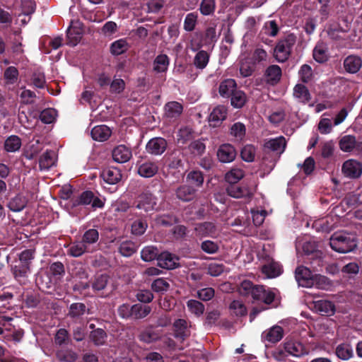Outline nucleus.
I'll return each mask as SVG.
<instances>
[{
	"instance_id": "f257e3e1",
	"label": "nucleus",
	"mask_w": 362,
	"mask_h": 362,
	"mask_svg": "<svg viewBox=\"0 0 362 362\" xmlns=\"http://www.w3.org/2000/svg\"><path fill=\"white\" fill-rule=\"evenodd\" d=\"M332 250L340 253H347L356 247L355 237L345 232H336L329 239Z\"/></svg>"
},
{
	"instance_id": "f03ea898",
	"label": "nucleus",
	"mask_w": 362,
	"mask_h": 362,
	"mask_svg": "<svg viewBox=\"0 0 362 362\" xmlns=\"http://www.w3.org/2000/svg\"><path fill=\"white\" fill-rule=\"evenodd\" d=\"M296 42V37L293 34H288L279 40L274 51L275 59L279 62L286 61Z\"/></svg>"
},
{
	"instance_id": "7ed1b4c3",
	"label": "nucleus",
	"mask_w": 362,
	"mask_h": 362,
	"mask_svg": "<svg viewBox=\"0 0 362 362\" xmlns=\"http://www.w3.org/2000/svg\"><path fill=\"white\" fill-rule=\"evenodd\" d=\"M303 251L309 256L308 259L313 269L317 270V267L322 266V252L316 250L315 243H305L303 245Z\"/></svg>"
},
{
	"instance_id": "20e7f679",
	"label": "nucleus",
	"mask_w": 362,
	"mask_h": 362,
	"mask_svg": "<svg viewBox=\"0 0 362 362\" xmlns=\"http://www.w3.org/2000/svg\"><path fill=\"white\" fill-rule=\"evenodd\" d=\"M83 24L79 21H71L66 31L68 45H76L81 40L83 35Z\"/></svg>"
},
{
	"instance_id": "39448f33",
	"label": "nucleus",
	"mask_w": 362,
	"mask_h": 362,
	"mask_svg": "<svg viewBox=\"0 0 362 362\" xmlns=\"http://www.w3.org/2000/svg\"><path fill=\"white\" fill-rule=\"evenodd\" d=\"M339 145L340 149L344 152L362 153V141H357L354 136L345 135L342 136L339 140Z\"/></svg>"
},
{
	"instance_id": "423d86ee",
	"label": "nucleus",
	"mask_w": 362,
	"mask_h": 362,
	"mask_svg": "<svg viewBox=\"0 0 362 362\" xmlns=\"http://www.w3.org/2000/svg\"><path fill=\"white\" fill-rule=\"evenodd\" d=\"M295 277L299 286L310 288L314 284L313 276L311 271L303 266L296 268Z\"/></svg>"
},
{
	"instance_id": "0eeeda50",
	"label": "nucleus",
	"mask_w": 362,
	"mask_h": 362,
	"mask_svg": "<svg viewBox=\"0 0 362 362\" xmlns=\"http://www.w3.org/2000/svg\"><path fill=\"white\" fill-rule=\"evenodd\" d=\"M227 194L235 199L247 198L250 199L253 196V192L247 186H241L236 184H230L226 187Z\"/></svg>"
},
{
	"instance_id": "6e6552de",
	"label": "nucleus",
	"mask_w": 362,
	"mask_h": 362,
	"mask_svg": "<svg viewBox=\"0 0 362 362\" xmlns=\"http://www.w3.org/2000/svg\"><path fill=\"white\" fill-rule=\"evenodd\" d=\"M136 203V207L138 209L144 210L146 212L153 210L156 205V198L149 192L141 194L137 197Z\"/></svg>"
},
{
	"instance_id": "1a4fd4ad",
	"label": "nucleus",
	"mask_w": 362,
	"mask_h": 362,
	"mask_svg": "<svg viewBox=\"0 0 362 362\" xmlns=\"http://www.w3.org/2000/svg\"><path fill=\"white\" fill-rule=\"evenodd\" d=\"M175 337L184 341L191 335V323L184 319H178L173 323Z\"/></svg>"
},
{
	"instance_id": "9d476101",
	"label": "nucleus",
	"mask_w": 362,
	"mask_h": 362,
	"mask_svg": "<svg viewBox=\"0 0 362 362\" xmlns=\"http://www.w3.org/2000/svg\"><path fill=\"white\" fill-rule=\"evenodd\" d=\"M167 148V141L162 137H155L148 141L146 144V151L152 155L158 156L165 152Z\"/></svg>"
},
{
	"instance_id": "9b49d317",
	"label": "nucleus",
	"mask_w": 362,
	"mask_h": 362,
	"mask_svg": "<svg viewBox=\"0 0 362 362\" xmlns=\"http://www.w3.org/2000/svg\"><path fill=\"white\" fill-rule=\"evenodd\" d=\"M342 172L346 177L358 178L362 174V165L355 160H348L342 165Z\"/></svg>"
},
{
	"instance_id": "f8f14e48",
	"label": "nucleus",
	"mask_w": 362,
	"mask_h": 362,
	"mask_svg": "<svg viewBox=\"0 0 362 362\" xmlns=\"http://www.w3.org/2000/svg\"><path fill=\"white\" fill-rule=\"evenodd\" d=\"M183 106L177 101H170L164 106V117L169 120L177 119L182 113Z\"/></svg>"
},
{
	"instance_id": "ddd939ff",
	"label": "nucleus",
	"mask_w": 362,
	"mask_h": 362,
	"mask_svg": "<svg viewBox=\"0 0 362 362\" xmlns=\"http://www.w3.org/2000/svg\"><path fill=\"white\" fill-rule=\"evenodd\" d=\"M217 157L222 163H230L236 157V151L231 144H224L218 148Z\"/></svg>"
},
{
	"instance_id": "4468645a",
	"label": "nucleus",
	"mask_w": 362,
	"mask_h": 362,
	"mask_svg": "<svg viewBox=\"0 0 362 362\" xmlns=\"http://www.w3.org/2000/svg\"><path fill=\"white\" fill-rule=\"evenodd\" d=\"M284 337V329L281 327L274 325L271 328L265 330L262 334V339L270 343H276L279 341Z\"/></svg>"
},
{
	"instance_id": "2eb2a0df",
	"label": "nucleus",
	"mask_w": 362,
	"mask_h": 362,
	"mask_svg": "<svg viewBox=\"0 0 362 362\" xmlns=\"http://www.w3.org/2000/svg\"><path fill=\"white\" fill-rule=\"evenodd\" d=\"M253 299L260 300L267 305H270L274 300L275 293L269 289H265L263 286H257L253 293Z\"/></svg>"
},
{
	"instance_id": "dca6fc26",
	"label": "nucleus",
	"mask_w": 362,
	"mask_h": 362,
	"mask_svg": "<svg viewBox=\"0 0 362 362\" xmlns=\"http://www.w3.org/2000/svg\"><path fill=\"white\" fill-rule=\"evenodd\" d=\"M113 160L119 163H124L130 160L132 156V151L124 145H119L112 151Z\"/></svg>"
},
{
	"instance_id": "f3484780",
	"label": "nucleus",
	"mask_w": 362,
	"mask_h": 362,
	"mask_svg": "<svg viewBox=\"0 0 362 362\" xmlns=\"http://www.w3.org/2000/svg\"><path fill=\"white\" fill-rule=\"evenodd\" d=\"M264 146L266 149L275 152L277 155H280L286 148V141L284 136H279L267 141Z\"/></svg>"
},
{
	"instance_id": "a211bd4d",
	"label": "nucleus",
	"mask_w": 362,
	"mask_h": 362,
	"mask_svg": "<svg viewBox=\"0 0 362 362\" xmlns=\"http://www.w3.org/2000/svg\"><path fill=\"white\" fill-rule=\"evenodd\" d=\"M101 177L103 180L110 185L117 184L122 179L120 170L114 167H108L103 170Z\"/></svg>"
},
{
	"instance_id": "6ab92c4d",
	"label": "nucleus",
	"mask_w": 362,
	"mask_h": 362,
	"mask_svg": "<svg viewBox=\"0 0 362 362\" xmlns=\"http://www.w3.org/2000/svg\"><path fill=\"white\" fill-rule=\"evenodd\" d=\"M178 259L169 252H163L157 258L158 265L163 269H173L177 267Z\"/></svg>"
},
{
	"instance_id": "aec40b11",
	"label": "nucleus",
	"mask_w": 362,
	"mask_h": 362,
	"mask_svg": "<svg viewBox=\"0 0 362 362\" xmlns=\"http://www.w3.org/2000/svg\"><path fill=\"white\" fill-rule=\"evenodd\" d=\"M328 37L335 41L344 40L346 38L347 31L337 23L330 24L326 30Z\"/></svg>"
},
{
	"instance_id": "412c9836",
	"label": "nucleus",
	"mask_w": 362,
	"mask_h": 362,
	"mask_svg": "<svg viewBox=\"0 0 362 362\" xmlns=\"http://www.w3.org/2000/svg\"><path fill=\"white\" fill-rule=\"evenodd\" d=\"M194 230L197 235L201 237H215L218 233L216 226L211 222L199 223L195 226Z\"/></svg>"
},
{
	"instance_id": "4be33fe9",
	"label": "nucleus",
	"mask_w": 362,
	"mask_h": 362,
	"mask_svg": "<svg viewBox=\"0 0 362 362\" xmlns=\"http://www.w3.org/2000/svg\"><path fill=\"white\" fill-rule=\"evenodd\" d=\"M82 241H75L69 245L67 254L74 257H78L86 252H92L93 248H88Z\"/></svg>"
},
{
	"instance_id": "5701e85b",
	"label": "nucleus",
	"mask_w": 362,
	"mask_h": 362,
	"mask_svg": "<svg viewBox=\"0 0 362 362\" xmlns=\"http://www.w3.org/2000/svg\"><path fill=\"white\" fill-rule=\"evenodd\" d=\"M197 189L194 187L185 185L179 187L176 191V197L181 201L189 202L195 197Z\"/></svg>"
},
{
	"instance_id": "b1692460",
	"label": "nucleus",
	"mask_w": 362,
	"mask_h": 362,
	"mask_svg": "<svg viewBox=\"0 0 362 362\" xmlns=\"http://www.w3.org/2000/svg\"><path fill=\"white\" fill-rule=\"evenodd\" d=\"M57 154L54 151H46L40 158L39 165L40 170H48L55 165Z\"/></svg>"
},
{
	"instance_id": "393cba45",
	"label": "nucleus",
	"mask_w": 362,
	"mask_h": 362,
	"mask_svg": "<svg viewBox=\"0 0 362 362\" xmlns=\"http://www.w3.org/2000/svg\"><path fill=\"white\" fill-rule=\"evenodd\" d=\"M111 133L110 129L106 125L95 126L92 129L90 132L93 139L98 141L107 140Z\"/></svg>"
},
{
	"instance_id": "a878e982",
	"label": "nucleus",
	"mask_w": 362,
	"mask_h": 362,
	"mask_svg": "<svg viewBox=\"0 0 362 362\" xmlns=\"http://www.w3.org/2000/svg\"><path fill=\"white\" fill-rule=\"evenodd\" d=\"M237 90L235 80L228 78L222 81L218 88L219 94L223 98H228Z\"/></svg>"
},
{
	"instance_id": "bb28decb",
	"label": "nucleus",
	"mask_w": 362,
	"mask_h": 362,
	"mask_svg": "<svg viewBox=\"0 0 362 362\" xmlns=\"http://www.w3.org/2000/svg\"><path fill=\"white\" fill-rule=\"evenodd\" d=\"M314 308L317 313L325 315H332L335 312V306L329 300H317L314 302Z\"/></svg>"
},
{
	"instance_id": "cd10ccee",
	"label": "nucleus",
	"mask_w": 362,
	"mask_h": 362,
	"mask_svg": "<svg viewBox=\"0 0 362 362\" xmlns=\"http://www.w3.org/2000/svg\"><path fill=\"white\" fill-rule=\"evenodd\" d=\"M293 95L299 103H306L311 100L309 90L305 86L300 83L295 86Z\"/></svg>"
},
{
	"instance_id": "c85d7f7f",
	"label": "nucleus",
	"mask_w": 362,
	"mask_h": 362,
	"mask_svg": "<svg viewBox=\"0 0 362 362\" xmlns=\"http://www.w3.org/2000/svg\"><path fill=\"white\" fill-rule=\"evenodd\" d=\"M158 170V166L153 162H145L141 164L138 168V173L144 177H151Z\"/></svg>"
},
{
	"instance_id": "c756f323",
	"label": "nucleus",
	"mask_w": 362,
	"mask_h": 362,
	"mask_svg": "<svg viewBox=\"0 0 362 362\" xmlns=\"http://www.w3.org/2000/svg\"><path fill=\"white\" fill-rule=\"evenodd\" d=\"M284 349L288 354L296 357H299L305 353L303 345L298 341H286L284 344Z\"/></svg>"
},
{
	"instance_id": "7c9ffc66",
	"label": "nucleus",
	"mask_w": 362,
	"mask_h": 362,
	"mask_svg": "<svg viewBox=\"0 0 362 362\" xmlns=\"http://www.w3.org/2000/svg\"><path fill=\"white\" fill-rule=\"evenodd\" d=\"M281 76V69L278 65L269 66L265 71L267 81L272 84L277 83Z\"/></svg>"
},
{
	"instance_id": "2f4dec72",
	"label": "nucleus",
	"mask_w": 362,
	"mask_h": 362,
	"mask_svg": "<svg viewBox=\"0 0 362 362\" xmlns=\"http://www.w3.org/2000/svg\"><path fill=\"white\" fill-rule=\"evenodd\" d=\"M313 55L314 59L319 63L327 61L328 49L327 45L323 42H318L313 49Z\"/></svg>"
},
{
	"instance_id": "473e14b6",
	"label": "nucleus",
	"mask_w": 362,
	"mask_h": 362,
	"mask_svg": "<svg viewBox=\"0 0 362 362\" xmlns=\"http://www.w3.org/2000/svg\"><path fill=\"white\" fill-rule=\"evenodd\" d=\"M361 59L356 56H349L344 62V66L346 71L349 73H356L361 67Z\"/></svg>"
},
{
	"instance_id": "72a5a7b5",
	"label": "nucleus",
	"mask_w": 362,
	"mask_h": 362,
	"mask_svg": "<svg viewBox=\"0 0 362 362\" xmlns=\"http://www.w3.org/2000/svg\"><path fill=\"white\" fill-rule=\"evenodd\" d=\"M262 272L267 278H275L281 274V267L279 263L272 261L262 266Z\"/></svg>"
},
{
	"instance_id": "f704fd0d",
	"label": "nucleus",
	"mask_w": 362,
	"mask_h": 362,
	"mask_svg": "<svg viewBox=\"0 0 362 362\" xmlns=\"http://www.w3.org/2000/svg\"><path fill=\"white\" fill-rule=\"evenodd\" d=\"M42 148L43 144L39 140H33L28 144L24 155L27 159L32 160L39 154Z\"/></svg>"
},
{
	"instance_id": "c9c22d12",
	"label": "nucleus",
	"mask_w": 362,
	"mask_h": 362,
	"mask_svg": "<svg viewBox=\"0 0 362 362\" xmlns=\"http://www.w3.org/2000/svg\"><path fill=\"white\" fill-rule=\"evenodd\" d=\"M93 201V192L91 191L83 192L78 197L70 200L71 207H76L80 205H88Z\"/></svg>"
},
{
	"instance_id": "e433bc0d",
	"label": "nucleus",
	"mask_w": 362,
	"mask_h": 362,
	"mask_svg": "<svg viewBox=\"0 0 362 362\" xmlns=\"http://www.w3.org/2000/svg\"><path fill=\"white\" fill-rule=\"evenodd\" d=\"M335 353L339 358L344 361L349 360L354 356L352 346L346 343L339 344L336 348Z\"/></svg>"
},
{
	"instance_id": "4c0bfd02",
	"label": "nucleus",
	"mask_w": 362,
	"mask_h": 362,
	"mask_svg": "<svg viewBox=\"0 0 362 362\" xmlns=\"http://www.w3.org/2000/svg\"><path fill=\"white\" fill-rule=\"evenodd\" d=\"M28 200L22 194H17L11 199L8 202V206L10 210L14 212L22 211L27 205Z\"/></svg>"
},
{
	"instance_id": "58836bf2",
	"label": "nucleus",
	"mask_w": 362,
	"mask_h": 362,
	"mask_svg": "<svg viewBox=\"0 0 362 362\" xmlns=\"http://www.w3.org/2000/svg\"><path fill=\"white\" fill-rule=\"evenodd\" d=\"M169 66V58L166 54L158 55L153 62V70L158 73L165 72Z\"/></svg>"
},
{
	"instance_id": "ea45409f",
	"label": "nucleus",
	"mask_w": 362,
	"mask_h": 362,
	"mask_svg": "<svg viewBox=\"0 0 362 362\" xmlns=\"http://www.w3.org/2000/svg\"><path fill=\"white\" fill-rule=\"evenodd\" d=\"M21 146V139L16 135L8 137L4 142V148L7 152H16Z\"/></svg>"
},
{
	"instance_id": "a19ab883",
	"label": "nucleus",
	"mask_w": 362,
	"mask_h": 362,
	"mask_svg": "<svg viewBox=\"0 0 362 362\" xmlns=\"http://www.w3.org/2000/svg\"><path fill=\"white\" fill-rule=\"evenodd\" d=\"M151 312V306L141 304H135L133 305L132 317L134 319H142L149 315Z\"/></svg>"
},
{
	"instance_id": "79ce46f5",
	"label": "nucleus",
	"mask_w": 362,
	"mask_h": 362,
	"mask_svg": "<svg viewBox=\"0 0 362 362\" xmlns=\"http://www.w3.org/2000/svg\"><path fill=\"white\" fill-rule=\"evenodd\" d=\"M99 239V233L96 229H89L86 231L82 237L81 241L88 248H92L91 245L95 243Z\"/></svg>"
},
{
	"instance_id": "37998d69",
	"label": "nucleus",
	"mask_w": 362,
	"mask_h": 362,
	"mask_svg": "<svg viewBox=\"0 0 362 362\" xmlns=\"http://www.w3.org/2000/svg\"><path fill=\"white\" fill-rule=\"evenodd\" d=\"M107 334L100 328L93 330L90 334V339L95 346L103 345L106 341Z\"/></svg>"
},
{
	"instance_id": "c03bdc74",
	"label": "nucleus",
	"mask_w": 362,
	"mask_h": 362,
	"mask_svg": "<svg viewBox=\"0 0 362 362\" xmlns=\"http://www.w3.org/2000/svg\"><path fill=\"white\" fill-rule=\"evenodd\" d=\"M244 175L245 173L242 169L233 168L226 174L225 179L229 185L236 184L244 177Z\"/></svg>"
},
{
	"instance_id": "a18cd8bd",
	"label": "nucleus",
	"mask_w": 362,
	"mask_h": 362,
	"mask_svg": "<svg viewBox=\"0 0 362 362\" xmlns=\"http://www.w3.org/2000/svg\"><path fill=\"white\" fill-rule=\"evenodd\" d=\"M245 126L241 122L234 123L230 129V135L238 141H242L245 136Z\"/></svg>"
},
{
	"instance_id": "49530a36",
	"label": "nucleus",
	"mask_w": 362,
	"mask_h": 362,
	"mask_svg": "<svg viewBox=\"0 0 362 362\" xmlns=\"http://www.w3.org/2000/svg\"><path fill=\"white\" fill-rule=\"evenodd\" d=\"M158 250L153 246L145 247L141 252V259L145 262H151L157 259L159 256Z\"/></svg>"
},
{
	"instance_id": "de8ad7c7",
	"label": "nucleus",
	"mask_w": 362,
	"mask_h": 362,
	"mask_svg": "<svg viewBox=\"0 0 362 362\" xmlns=\"http://www.w3.org/2000/svg\"><path fill=\"white\" fill-rule=\"evenodd\" d=\"M230 98L232 106L236 108L242 107L246 102V95L240 90L237 89Z\"/></svg>"
},
{
	"instance_id": "09e8293b",
	"label": "nucleus",
	"mask_w": 362,
	"mask_h": 362,
	"mask_svg": "<svg viewBox=\"0 0 362 362\" xmlns=\"http://www.w3.org/2000/svg\"><path fill=\"white\" fill-rule=\"evenodd\" d=\"M226 107L223 105H218L210 114L209 119L211 122H220L226 119Z\"/></svg>"
},
{
	"instance_id": "8fccbe9b",
	"label": "nucleus",
	"mask_w": 362,
	"mask_h": 362,
	"mask_svg": "<svg viewBox=\"0 0 362 362\" xmlns=\"http://www.w3.org/2000/svg\"><path fill=\"white\" fill-rule=\"evenodd\" d=\"M127 42L124 39H119L112 43L110 52L114 55H119L124 53L128 49Z\"/></svg>"
},
{
	"instance_id": "3c124183",
	"label": "nucleus",
	"mask_w": 362,
	"mask_h": 362,
	"mask_svg": "<svg viewBox=\"0 0 362 362\" xmlns=\"http://www.w3.org/2000/svg\"><path fill=\"white\" fill-rule=\"evenodd\" d=\"M216 0H202L199 6L200 13L204 16H209L214 13Z\"/></svg>"
},
{
	"instance_id": "603ef678",
	"label": "nucleus",
	"mask_w": 362,
	"mask_h": 362,
	"mask_svg": "<svg viewBox=\"0 0 362 362\" xmlns=\"http://www.w3.org/2000/svg\"><path fill=\"white\" fill-rule=\"evenodd\" d=\"M109 276L106 274L97 276L92 283V288L95 291H100L107 286Z\"/></svg>"
},
{
	"instance_id": "864d4df0",
	"label": "nucleus",
	"mask_w": 362,
	"mask_h": 362,
	"mask_svg": "<svg viewBox=\"0 0 362 362\" xmlns=\"http://www.w3.org/2000/svg\"><path fill=\"white\" fill-rule=\"evenodd\" d=\"M209 59V55L206 51L202 50L199 51L194 59V66L200 69H204Z\"/></svg>"
},
{
	"instance_id": "5fc2aeb1",
	"label": "nucleus",
	"mask_w": 362,
	"mask_h": 362,
	"mask_svg": "<svg viewBox=\"0 0 362 362\" xmlns=\"http://www.w3.org/2000/svg\"><path fill=\"white\" fill-rule=\"evenodd\" d=\"M139 339L145 343L149 344L157 341L159 339V335L151 329H146L141 332Z\"/></svg>"
},
{
	"instance_id": "6e6d98bb",
	"label": "nucleus",
	"mask_w": 362,
	"mask_h": 362,
	"mask_svg": "<svg viewBox=\"0 0 362 362\" xmlns=\"http://www.w3.org/2000/svg\"><path fill=\"white\" fill-rule=\"evenodd\" d=\"M198 15L195 12L189 13L187 14L183 28L186 31L191 32L194 30L197 23Z\"/></svg>"
},
{
	"instance_id": "4d7b16f0",
	"label": "nucleus",
	"mask_w": 362,
	"mask_h": 362,
	"mask_svg": "<svg viewBox=\"0 0 362 362\" xmlns=\"http://www.w3.org/2000/svg\"><path fill=\"white\" fill-rule=\"evenodd\" d=\"M187 306L192 313L197 316H200L204 313V305L202 303L197 300H189L187 302Z\"/></svg>"
},
{
	"instance_id": "13d9d810",
	"label": "nucleus",
	"mask_w": 362,
	"mask_h": 362,
	"mask_svg": "<svg viewBox=\"0 0 362 362\" xmlns=\"http://www.w3.org/2000/svg\"><path fill=\"white\" fill-rule=\"evenodd\" d=\"M4 77L6 84H13L18 80V71L15 66H8L4 73Z\"/></svg>"
},
{
	"instance_id": "bf43d9fd",
	"label": "nucleus",
	"mask_w": 362,
	"mask_h": 362,
	"mask_svg": "<svg viewBox=\"0 0 362 362\" xmlns=\"http://www.w3.org/2000/svg\"><path fill=\"white\" fill-rule=\"evenodd\" d=\"M257 285H254L252 282L248 280H245L241 282L238 291L242 296H249L251 295L253 297V293L255 292V288H257Z\"/></svg>"
},
{
	"instance_id": "052dcab7",
	"label": "nucleus",
	"mask_w": 362,
	"mask_h": 362,
	"mask_svg": "<svg viewBox=\"0 0 362 362\" xmlns=\"http://www.w3.org/2000/svg\"><path fill=\"white\" fill-rule=\"evenodd\" d=\"M135 244L132 241H124L120 244L119 252L124 257H130L136 252Z\"/></svg>"
},
{
	"instance_id": "680f3d73",
	"label": "nucleus",
	"mask_w": 362,
	"mask_h": 362,
	"mask_svg": "<svg viewBox=\"0 0 362 362\" xmlns=\"http://www.w3.org/2000/svg\"><path fill=\"white\" fill-rule=\"evenodd\" d=\"M256 150L252 145L245 146L240 152V156L243 160L246 162H252L255 157Z\"/></svg>"
},
{
	"instance_id": "e2e57ef3",
	"label": "nucleus",
	"mask_w": 362,
	"mask_h": 362,
	"mask_svg": "<svg viewBox=\"0 0 362 362\" xmlns=\"http://www.w3.org/2000/svg\"><path fill=\"white\" fill-rule=\"evenodd\" d=\"M187 180L196 187H200L204 183V175L202 172L194 170L188 173Z\"/></svg>"
},
{
	"instance_id": "0e129e2a",
	"label": "nucleus",
	"mask_w": 362,
	"mask_h": 362,
	"mask_svg": "<svg viewBox=\"0 0 362 362\" xmlns=\"http://www.w3.org/2000/svg\"><path fill=\"white\" fill-rule=\"evenodd\" d=\"M30 270V266L19 262H16V264L13 267V273L16 279L25 277L27 273Z\"/></svg>"
},
{
	"instance_id": "69168bd1",
	"label": "nucleus",
	"mask_w": 362,
	"mask_h": 362,
	"mask_svg": "<svg viewBox=\"0 0 362 362\" xmlns=\"http://www.w3.org/2000/svg\"><path fill=\"white\" fill-rule=\"evenodd\" d=\"M229 308L237 316H243L247 314V308L240 300H233Z\"/></svg>"
},
{
	"instance_id": "338daca9",
	"label": "nucleus",
	"mask_w": 362,
	"mask_h": 362,
	"mask_svg": "<svg viewBox=\"0 0 362 362\" xmlns=\"http://www.w3.org/2000/svg\"><path fill=\"white\" fill-rule=\"evenodd\" d=\"M56 116V111L54 109L48 108L41 112L40 118L43 123L51 124L54 121Z\"/></svg>"
},
{
	"instance_id": "774afa93",
	"label": "nucleus",
	"mask_w": 362,
	"mask_h": 362,
	"mask_svg": "<svg viewBox=\"0 0 362 362\" xmlns=\"http://www.w3.org/2000/svg\"><path fill=\"white\" fill-rule=\"evenodd\" d=\"M86 307L83 303H76L70 305L69 315L71 317H78L83 315L86 312Z\"/></svg>"
}]
</instances>
